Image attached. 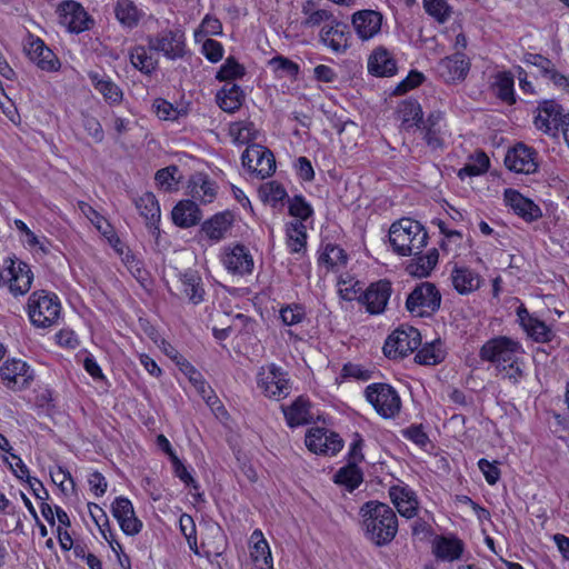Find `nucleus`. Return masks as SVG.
Wrapping results in <instances>:
<instances>
[{
  "label": "nucleus",
  "instance_id": "obj_1",
  "mask_svg": "<svg viewBox=\"0 0 569 569\" xmlns=\"http://www.w3.org/2000/svg\"><path fill=\"white\" fill-rule=\"evenodd\" d=\"M522 355V346L505 336L488 340L479 352L481 360L492 363L512 383H518L525 376Z\"/></svg>",
  "mask_w": 569,
  "mask_h": 569
},
{
  "label": "nucleus",
  "instance_id": "obj_2",
  "mask_svg": "<svg viewBox=\"0 0 569 569\" xmlns=\"http://www.w3.org/2000/svg\"><path fill=\"white\" fill-rule=\"evenodd\" d=\"M366 538L378 547L389 545L398 532V518L388 505L370 500L359 510Z\"/></svg>",
  "mask_w": 569,
  "mask_h": 569
},
{
  "label": "nucleus",
  "instance_id": "obj_3",
  "mask_svg": "<svg viewBox=\"0 0 569 569\" xmlns=\"http://www.w3.org/2000/svg\"><path fill=\"white\" fill-rule=\"evenodd\" d=\"M428 240L423 226L410 218L393 222L389 230V241L393 251L399 256H418L422 252Z\"/></svg>",
  "mask_w": 569,
  "mask_h": 569
},
{
  "label": "nucleus",
  "instance_id": "obj_4",
  "mask_svg": "<svg viewBox=\"0 0 569 569\" xmlns=\"http://www.w3.org/2000/svg\"><path fill=\"white\" fill-rule=\"evenodd\" d=\"M257 386L267 398L278 401L287 398L292 389L288 372L274 363L262 366L259 369Z\"/></svg>",
  "mask_w": 569,
  "mask_h": 569
},
{
  "label": "nucleus",
  "instance_id": "obj_5",
  "mask_svg": "<svg viewBox=\"0 0 569 569\" xmlns=\"http://www.w3.org/2000/svg\"><path fill=\"white\" fill-rule=\"evenodd\" d=\"M31 322L39 328L53 326L60 316L61 306L56 295L33 292L28 302Z\"/></svg>",
  "mask_w": 569,
  "mask_h": 569
},
{
  "label": "nucleus",
  "instance_id": "obj_6",
  "mask_svg": "<svg viewBox=\"0 0 569 569\" xmlns=\"http://www.w3.org/2000/svg\"><path fill=\"white\" fill-rule=\"evenodd\" d=\"M365 396L377 413L385 419L395 418L400 412V397L395 388L388 383H371L367 386Z\"/></svg>",
  "mask_w": 569,
  "mask_h": 569
},
{
  "label": "nucleus",
  "instance_id": "obj_7",
  "mask_svg": "<svg viewBox=\"0 0 569 569\" xmlns=\"http://www.w3.org/2000/svg\"><path fill=\"white\" fill-rule=\"evenodd\" d=\"M3 267V271L0 272V286L9 283V290L13 296L26 295L33 281V273L29 264L14 257H7Z\"/></svg>",
  "mask_w": 569,
  "mask_h": 569
},
{
  "label": "nucleus",
  "instance_id": "obj_8",
  "mask_svg": "<svg viewBox=\"0 0 569 569\" xmlns=\"http://www.w3.org/2000/svg\"><path fill=\"white\" fill-rule=\"evenodd\" d=\"M421 345V335L418 329L410 326H401L387 338L383 352L390 359L408 356Z\"/></svg>",
  "mask_w": 569,
  "mask_h": 569
},
{
  "label": "nucleus",
  "instance_id": "obj_9",
  "mask_svg": "<svg viewBox=\"0 0 569 569\" xmlns=\"http://www.w3.org/2000/svg\"><path fill=\"white\" fill-rule=\"evenodd\" d=\"M441 305V295L431 282H421L410 292L406 300V308L418 316L431 315Z\"/></svg>",
  "mask_w": 569,
  "mask_h": 569
},
{
  "label": "nucleus",
  "instance_id": "obj_10",
  "mask_svg": "<svg viewBox=\"0 0 569 569\" xmlns=\"http://www.w3.org/2000/svg\"><path fill=\"white\" fill-rule=\"evenodd\" d=\"M565 116L566 113H563L559 103L555 100H545L537 108L533 123L543 133L555 136L558 130H562Z\"/></svg>",
  "mask_w": 569,
  "mask_h": 569
},
{
  "label": "nucleus",
  "instance_id": "obj_11",
  "mask_svg": "<svg viewBox=\"0 0 569 569\" xmlns=\"http://www.w3.org/2000/svg\"><path fill=\"white\" fill-rule=\"evenodd\" d=\"M241 161L243 167L262 179L271 176L276 170L272 152L260 146L248 147L241 156Z\"/></svg>",
  "mask_w": 569,
  "mask_h": 569
},
{
  "label": "nucleus",
  "instance_id": "obj_12",
  "mask_svg": "<svg viewBox=\"0 0 569 569\" xmlns=\"http://www.w3.org/2000/svg\"><path fill=\"white\" fill-rule=\"evenodd\" d=\"M391 293V282L382 279L371 283L357 299L369 313L380 315L385 312Z\"/></svg>",
  "mask_w": 569,
  "mask_h": 569
},
{
  "label": "nucleus",
  "instance_id": "obj_13",
  "mask_svg": "<svg viewBox=\"0 0 569 569\" xmlns=\"http://www.w3.org/2000/svg\"><path fill=\"white\" fill-rule=\"evenodd\" d=\"M305 442L310 451L326 456H335L343 447V441L339 435L323 428L309 430Z\"/></svg>",
  "mask_w": 569,
  "mask_h": 569
},
{
  "label": "nucleus",
  "instance_id": "obj_14",
  "mask_svg": "<svg viewBox=\"0 0 569 569\" xmlns=\"http://www.w3.org/2000/svg\"><path fill=\"white\" fill-rule=\"evenodd\" d=\"M221 260L224 268L232 274H250L254 267L249 249L240 243L233 247H226Z\"/></svg>",
  "mask_w": 569,
  "mask_h": 569
},
{
  "label": "nucleus",
  "instance_id": "obj_15",
  "mask_svg": "<svg viewBox=\"0 0 569 569\" xmlns=\"http://www.w3.org/2000/svg\"><path fill=\"white\" fill-rule=\"evenodd\" d=\"M59 23L70 32H82L90 28L87 11L76 1H66L58 8Z\"/></svg>",
  "mask_w": 569,
  "mask_h": 569
},
{
  "label": "nucleus",
  "instance_id": "obj_16",
  "mask_svg": "<svg viewBox=\"0 0 569 569\" xmlns=\"http://www.w3.org/2000/svg\"><path fill=\"white\" fill-rule=\"evenodd\" d=\"M505 164L517 173H533L538 169L537 152L523 143H518L507 152Z\"/></svg>",
  "mask_w": 569,
  "mask_h": 569
},
{
  "label": "nucleus",
  "instance_id": "obj_17",
  "mask_svg": "<svg viewBox=\"0 0 569 569\" xmlns=\"http://www.w3.org/2000/svg\"><path fill=\"white\" fill-rule=\"evenodd\" d=\"M111 512L126 535L136 536L142 530V521L137 518L128 498L117 497L111 505Z\"/></svg>",
  "mask_w": 569,
  "mask_h": 569
},
{
  "label": "nucleus",
  "instance_id": "obj_18",
  "mask_svg": "<svg viewBox=\"0 0 569 569\" xmlns=\"http://www.w3.org/2000/svg\"><path fill=\"white\" fill-rule=\"evenodd\" d=\"M148 49L161 52L171 60L181 58L183 56L182 34L172 30H164L157 36L148 37Z\"/></svg>",
  "mask_w": 569,
  "mask_h": 569
},
{
  "label": "nucleus",
  "instance_id": "obj_19",
  "mask_svg": "<svg viewBox=\"0 0 569 569\" xmlns=\"http://www.w3.org/2000/svg\"><path fill=\"white\" fill-rule=\"evenodd\" d=\"M0 376L8 388L23 389L33 380V372L22 360H7L0 367Z\"/></svg>",
  "mask_w": 569,
  "mask_h": 569
},
{
  "label": "nucleus",
  "instance_id": "obj_20",
  "mask_svg": "<svg viewBox=\"0 0 569 569\" xmlns=\"http://www.w3.org/2000/svg\"><path fill=\"white\" fill-rule=\"evenodd\" d=\"M439 76L448 83L462 81L470 70V60L461 51L441 59L437 67Z\"/></svg>",
  "mask_w": 569,
  "mask_h": 569
},
{
  "label": "nucleus",
  "instance_id": "obj_21",
  "mask_svg": "<svg viewBox=\"0 0 569 569\" xmlns=\"http://www.w3.org/2000/svg\"><path fill=\"white\" fill-rule=\"evenodd\" d=\"M24 51L29 59L40 69L46 71H56L60 63L53 51L48 48L43 40L29 36L24 44Z\"/></svg>",
  "mask_w": 569,
  "mask_h": 569
},
{
  "label": "nucleus",
  "instance_id": "obj_22",
  "mask_svg": "<svg viewBox=\"0 0 569 569\" xmlns=\"http://www.w3.org/2000/svg\"><path fill=\"white\" fill-rule=\"evenodd\" d=\"M188 193L194 202L208 204L217 198L218 186L207 174L198 172L189 179Z\"/></svg>",
  "mask_w": 569,
  "mask_h": 569
},
{
  "label": "nucleus",
  "instance_id": "obj_23",
  "mask_svg": "<svg viewBox=\"0 0 569 569\" xmlns=\"http://www.w3.org/2000/svg\"><path fill=\"white\" fill-rule=\"evenodd\" d=\"M381 24L382 16L375 10H360L352 14V26L361 40H369L378 34Z\"/></svg>",
  "mask_w": 569,
  "mask_h": 569
},
{
  "label": "nucleus",
  "instance_id": "obj_24",
  "mask_svg": "<svg viewBox=\"0 0 569 569\" xmlns=\"http://www.w3.org/2000/svg\"><path fill=\"white\" fill-rule=\"evenodd\" d=\"M233 221L234 216L231 211L218 212L201 224V232H203L209 240L219 242L226 238Z\"/></svg>",
  "mask_w": 569,
  "mask_h": 569
},
{
  "label": "nucleus",
  "instance_id": "obj_25",
  "mask_svg": "<svg viewBox=\"0 0 569 569\" xmlns=\"http://www.w3.org/2000/svg\"><path fill=\"white\" fill-rule=\"evenodd\" d=\"M389 496L402 517L411 519L417 515V496L408 486H392L389 489Z\"/></svg>",
  "mask_w": 569,
  "mask_h": 569
},
{
  "label": "nucleus",
  "instance_id": "obj_26",
  "mask_svg": "<svg viewBox=\"0 0 569 569\" xmlns=\"http://www.w3.org/2000/svg\"><path fill=\"white\" fill-rule=\"evenodd\" d=\"M171 218L177 227L187 229L201 221L202 211L193 200H181L173 207Z\"/></svg>",
  "mask_w": 569,
  "mask_h": 569
},
{
  "label": "nucleus",
  "instance_id": "obj_27",
  "mask_svg": "<svg viewBox=\"0 0 569 569\" xmlns=\"http://www.w3.org/2000/svg\"><path fill=\"white\" fill-rule=\"evenodd\" d=\"M349 38L348 26L338 21L330 27H323L320 32L321 42L337 53L345 52L349 48Z\"/></svg>",
  "mask_w": 569,
  "mask_h": 569
},
{
  "label": "nucleus",
  "instance_id": "obj_28",
  "mask_svg": "<svg viewBox=\"0 0 569 569\" xmlns=\"http://www.w3.org/2000/svg\"><path fill=\"white\" fill-rule=\"evenodd\" d=\"M505 201L513 211L526 220L533 221L541 217L540 208L513 189L505 190Z\"/></svg>",
  "mask_w": 569,
  "mask_h": 569
},
{
  "label": "nucleus",
  "instance_id": "obj_29",
  "mask_svg": "<svg viewBox=\"0 0 569 569\" xmlns=\"http://www.w3.org/2000/svg\"><path fill=\"white\" fill-rule=\"evenodd\" d=\"M368 71L376 77H391L397 71V63L386 48L378 47L369 56Z\"/></svg>",
  "mask_w": 569,
  "mask_h": 569
},
{
  "label": "nucleus",
  "instance_id": "obj_30",
  "mask_svg": "<svg viewBox=\"0 0 569 569\" xmlns=\"http://www.w3.org/2000/svg\"><path fill=\"white\" fill-rule=\"evenodd\" d=\"M134 204L140 216L144 218L147 226L152 229V233L159 232L158 223L160 221V206L152 192H144L134 200Z\"/></svg>",
  "mask_w": 569,
  "mask_h": 569
},
{
  "label": "nucleus",
  "instance_id": "obj_31",
  "mask_svg": "<svg viewBox=\"0 0 569 569\" xmlns=\"http://www.w3.org/2000/svg\"><path fill=\"white\" fill-rule=\"evenodd\" d=\"M451 282L460 295H468L480 287V276L468 267H455L451 271Z\"/></svg>",
  "mask_w": 569,
  "mask_h": 569
},
{
  "label": "nucleus",
  "instance_id": "obj_32",
  "mask_svg": "<svg viewBox=\"0 0 569 569\" xmlns=\"http://www.w3.org/2000/svg\"><path fill=\"white\" fill-rule=\"evenodd\" d=\"M217 102L219 107L229 113L240 109L244 96L240 86L233 82H227L217 93Z\"/></svg>",
  "mask_w": 569,
  "mask_h": 569
},
{
  "label": "nucleus",
  "instance_id": "obj_33",
  "mask_svg": "<svg viewBox=\"0 0 569 569\" xmlns=\"http://www.w3.org/2000/svg\"><path fill=\"white\" fill-rule=\"evenodd\" d=\"M286 421L295 428L310 421L309 402L302 396L298 397L290 406L282 407Z\"/></svg>",
  "mask_w": 569,
  "mask_h": 569
},
{
  "label": "nucleus",
  "instance_id": "obj_34",
  "mask_svg": "<svg viewBox=\"0 0 569 569\" xmlns=\"http://www.w3.org/2000/svg\"><path fill=\"white\" fill-rule=\"evenodd\" d=\"M88 76L94 89L98 90L107 101L110 103H118L121 101V89L108 77L98 72H89Z\"/></svg>",
  "mask_w": 569,
  "mask_h": 569
},
{
  "label": "nucleus",
  "instance_id": "obj_35",
  "mask_svg": "<svg viewBox=\"0 0 569 569\" xmlns=\"http://www.w3.org/2000/svg\"><path fill=\"white\" fill-rule=\"evenodd\" d=\"M114 14L122 26L130 29L137 27L142 17L141 10L138 9L132 0H117Z\"/></svg>",
  "mask_w": 569,
  "mask_h": 569
},
{
  "label": "nucleus",
  "instance_id": "obj_36",
  "mask_svg": "<svg viewBox=\"0 0 569 569\" xmlns=\"http://www.w3.org/2000/svg\"><path fill=\"white\" fill-rule=\"evenodd\" d=\"M435 555L446 561H453L461 557L463 543L456 538L439 537L435 543Z\"/></svg>",
  "mask_w": 569,
  "mask_h": 569
},
{
  "label": "nucleus",
  "instance_id": "obj_37",
  "mask_svg": "<svg viewBox=\"0 0 569 569\" xmlns=\"http://www.w3.org/2000/svg\"><path fill=\"white\" fill-rule=\"evenodd\" d=\"M182 291L188 299L194 305L203 300L204 290L201 284V278L197 271L188 270L180 277Z\"/></svg>",
  "mask_w": 569,
  "mask_h": 569
},
{
  "label": "nucleus",
  "instance_id": "obj_38",
  "mask_svg": "<svg viewBox=\"0 0 569 569\" xmlns=\"http://www.w3.org/2000/svg\"><path fill=\"white\" fill-rule=\"evenodd\" d=\"M132 66L144 74H151L158 66V60L143 46H137L130 51Z\"/></svg>",
  "mask_w": 569,
  "mask_h": 569
},
{
  "label": "nucleus",
  "instance_id": "obj_39",
  "mask_svg": "<svg viewBox=\"0 0 569 569\" xmlns=\"http://www.w3.org/2000/svg\"><path fill=\"white\" fill-rule=\"evenodd\" d=\"M287 244L291 252L299 253L306 249L307 230L302 221L287 223Z\"/></svg>",
  "mask_w": 569,
  "mask_h": 569
},
{
  "label": "nucleus",
  "instance_id": "obj_40",
  "mask_svg": "<svg viewBox=\"0 0 569 569\" xmlns=\"http://www.w3.org/2000/svg\"><path fill=\"white\" fill-rule=\"evenodd\" d=\"M398 114L402 126L408 129L422 121V109L416 100H405L398 107Z\"/></svg>",
  "mask_w": 569,
  "mask_h": 569
},
{
  "label": "nucleus",
  "instance_id": "obj_41",
  "mask_svg": "<svg viewBox=\"0 0 569 569\" xmlns=\"http://www.w3.org/2000/svg\"><path fill=\"white\" fill-rule=\"evenodd\" d=\"M446 357L440 340L425 345L415 357L416 362L419 365L433 366L441 362Z\"/></svg>",
  "mask_w": 569,
  "mask_h": 569
},
{
  "label": "nucleus",
  "instance_id": "obj_42",
  "mask_svg": "<svg viewBox=\"0 0 569 569\" xmlns=\"http://www.w3.org/2000/svg\"><path fill=\"white\" fill-rule=\"evenodd\" d=\"M251 542H253V548L251 551V557L253 558L254 562H262L266 565L269 569H272V557L270 552L269 545L267 540L264 539L262 531L259 529H256L250 538Z\"/></svg>",
  "mask_w": 569,
  "mask_h": 569
},
{
  "label": "nucleus",
  "instance_id": "obj_43",
  "mask_svg": "<svg viewBox=\"0 0 569 569\" xmlns=\"http://www.w3.org/2000/svg\"><path fill=\"white\" fill-rule=\"evenodd\" d=\"M513 84V76L510 72L502 71L497 73L493 83L497 97L508 104H513L516 102Z\"/></svg>",
  "mask_w": 569,
  "mask_h": 569
},
{
  "label": "nucleus",
  "instance_id": "obj_44",
  "mask_svg": "<svg viewBox=\"0 0 569 569\" xmlns=\"http://www.w3.org/2000/svg\"><path fill=\"white\" fill-rule=\"evenodd\" d=\"M362 481V472L358 465L348 462L345 467L340 468L335 475V482L343 485L349 490L356 489Z\"/></svg>",
  "mask_w": 569,
  "mask_h": 569
},
{
  "label": "nucleus",
  "instance_id": "obj_45",
  "mask_svg": "<svg viewBox=\"0 0 569 569\" xmlns=\"http://www.w3.org/2000/svg\"><path fill=\"white\" fill-rule=\"evenodd\" d=\"M347 254L345 250L339 246L328 243L322 253L319 257V264H323L327 269H333L335 267L346 264Z\"/></svg>",
  "mask_w": 569,
  "mask_h": 569
},
{
  "label": "nucleus",
  "instance_id": "obj_46",
  "mask_svg": "<svg viewBox=\"0 0 569 569\" xmlns=\"http://www.w3.org/2000/svg\"><path fill=\"white\" fill-rule=\"evenodd\" d=\"M260 198L276 207L287 197L286 189L277 181H269L259 188Z\"/></svg>",
  "mask_w": 569,
  "mask_h": 569
},
{
  "label": "nucleus",
  "instance_id": "obj_47",
  "mask_svg": "<svg viewBox=\"0 0 569 569\" xmlns=\"http://www.w3.org/2000/svg\"><path fill=\"white\" fill-rule=\"evenodd\" d=\"M244 74V68L233 57H228L217 72L216 78L219 81L231 82Z\"/></svg>",
  "mask_w": 569,
  "mask_h": 569
},
{
  "label": "nucleus",
  "instance_id": "obj_48",
  "mask_svg": "<svg viewBox=\"0 0 569 569\" xmlns=\"http://www.w3.org/2000/svg\"><path fill=\"white\" fill-rule=\"evenodd\" d=\"M525 331L535 341L546 343L550 342L555 333L552 330L541 320L536 318L529 326L525 328Z\"/></svg>",
  "mask_w": 569,
  "mask_h": 569
},
{
  "label": "nucleus",
  "instance_id": "obj_49",
  "mask_svg": "<svg viewBox=\"0 0 569 569\" xmlns=\"http://www.w3.org/2000/svg\"><path fill=\"white\" fill-rule=\"evenodd\" d=\"M289 213L297 218L296 221H305L310 218L313 213V210L309 202L302 196H295L289 199Z\"/></svg>",
  "mask_w": 569,
  "mask_h": 569
},
{
  "label": "nucleus",
  "instance_id": "obj_50",
  "mask_svg": "<svg viewBox=\"0 0 569 569\" xmlns=\"http://www.w3.org/2000/svg\"><path fill=\"white\" fill-rule=\"evenodd\" d=\"M423 8L439 22H445L450 17V9L446 0H423Z\"/></svg>",
  "mask_w": 569,
  "mask_h": 569
},
{
  "label": "nucleus",
  "instance_id": "obj_51",
  "mask_svg": "<svg viewBox=\"0 0 569 569\" xmlns=\"http://www.w3.org/2000/svg\"><path fill=\"white\" fill-rule=\"evenodd\" d=\"M269 63L273 67L276 72H281V76H288L291 79H296L299 73V66L286 57H273Z\"/></svg>",
  "mask_w": 569,
  "mask_h": 569
},
{
  "label": "nucleus",
  "instance_id": "obj_52",
  "mask_svg": "<svg viewBox=\"0 0 569 569\" xmlns=\"http://www.w3.org/2000/svg\"><path fill=\"white\" fill-rule=\"evenodd\" d=\"M306 317L305 308L300 305H291L280 310V318L286 326H295Z\"/></svg>",
  "mask_w": 569,
  "mask_h": 569
},
{
  "label": "nucleus",
  "instance_id": "obj_53",
  "mask_svg": "<svg viewBox=\"0 0 569 569\" xmlns=\"http://www.w3.org/2000/svg\"><path fill=\"white\" fill-rule=\"evenodd\" d=\"M523 62L536 67L543 77H547L553 68V63L548 58L538 53H526Z\"/></svg>",
  "mask_w": 569,
  "mask_h": 569
},
{
  "label": "nucleus",
  "instance_id": "obj_54",
  "mask_svg": "<svg viewBox=\"0 0 569 569\" xmlns=\"http://www.w3.org/2000/svg\"><path fill=\"white\" fill-rule=\"evenodd\" d=\"M201 52L210 62L216 63L222 59L223 47L213 39H207L202 44Z\"/></svg>",
  "mask_w": 569,
  "mask_h": 569
},
{
  "label": "nucleus",
  "instance_id": "obj_55",
  "mask_svg": "<svg viewBox=\"0 0 569 569\" xmlns=\"http://www.w3.org/2000/svg\"><path fill=\"white\" fill-rule=\"evenodd\" d=\"M402 435L405 438L409 439L420 448H426V446L429 443V437L423 431L421 426L412 425L402 430Z\"/></svg>",
  "mask_w": 569,
  "mask_h": 569
},
{
  "label": "nucleus",
  "instance_id": "obj_56",
  "mask_svg": "<svg viewBox=\"0 0 569 569\" xmlns=\"http://www.w3.org/2000/svg\"><path fill=\"white\" fill-rule=\"evenodd\" d=\"M478 467L489 485H496L500 479V470L497 466V461L490 462L489 460L482 458L478 461Z\"/></svg>",
  "mask_w": 569,
  "mask_h": 569
},
{
  "label": "nucleus",
  "instance_id": "obj_57",
  "mask_svg": "<svg viewBox=\"0 0 569 569\" xmlns=\"http://www.w3.org/2000/svg\"><path fill=\"white\" fill-rule=\"evenodd\" d=\"M363 443H365V441H363L361 435L356 432L353 435V439H352V442L350 445V449L348 452V462H351L352 465H359L360 462L363 461V459H365V456L362 453Z\"/></svg>",
  "mask_w": 569,
  "mask_h": 569
},
{
  "label": "nucleus",
  "instance_id": "obj_58",
  "mask_svg": "<svg viewBox=\"0 0 569 569\" xmlns=\"http://www.w3.org/2000/svg\"><path fill=\"white\" fill-rule=\"evenodd\" d=\"M82 124L84 130L96 142H101L104 138L103 129L99 120L91 116H83Z\"/></svg>",
  "mask_w": 569,
  "mask_h": 569
},
{
  "label": "nucleus",
  "instance_id": "obj_59",
  "mask_svg": "<svg viewBox=\"0 0 569 569\" xmlns=\"http://www.w3.org/2000/svg\"><path fill=\"white\" fill-rule=\"evenodd\" d=\"M439 253L437 249H431L427 254L418 257V268L421 276H427L437 264Z\"/></svg>",
  "mask_w": 569,
  "mask_h": 569
},
{
  "label": "nucleus",
  "instance_id": "obj_60",
  "mask_svg": "<svg viewBox=\"0 0 569 569\" xmlns=\"http://www.w3.org/2000/svg\"><path fill=\"white\" fill-rule=\"evenodd\" d=\"M156 113L161 120H174L178 117L177 109L168 101L158 99L153 103Z\"/></svg>",
  "mask_w": 569,
  "mask_h": 569
},
{
  "label": "nucleus",
  "instance_id": "obj_61",
  "mask_svg": "<svg viewBox=\"0 0 569 569\" xmlns=\"http://www.w3.org/2000/svg\"><path fill=\"white\" fill-rule=\"evenodd\" d=\"M172 463L174 467L176 476L187 486H191L193 489H198L199 485L193 479V477L188 471L187 467L178 459L177 456H173Z\"/></svg>",
  "mask_w": 569,
  "mask_h": 569
},
{
  "label": "nucleus",
  "instance_id": "obj_62",
  "mask_svg": "<svg viewBox=\"0 0 569 569\" xmlns=\"http://www.w3.org/2000/svg\"><path fill=\"white\" fill-rule=\"evenodd\" d=\"M423 79L425 76L421 72L412 70L409 72L407 78L398 84L396 91L403 93L410 89L418 87L423 81Z\"/></svg>",
  "mask_w": 569,
  "mask_h": 569
},
{
  "label": "nucleus",
  "instance_id": "obj_63",
  "mask_svg": "<svg viewBox=\"0 0 569 569\" xmlns=\"http://www.w3.org/2000/svg\"><path fill=\"white\" fill-rule=\"evenodd\" d=\"M177 167H167L160 169L156 173V181L159 186L163 187L166 190H171L173 181H174V172H177Z\"/></svg>",
  "mask_w": 569,
  "mask_h": 569
},
{
  "label": "nucleus",
  "instance_id": "obj_64",
  "mask_svg": "<svg viewBox=\"0 0 569 569\" xmlns=\"http://www.w3.org/2000/svg\"><path fill=\"white\" fill-rule=\"evenodd\" d=\"M88 482L90 486V489L94 492L96 496L100 497L103 496L107 491V480L102 476V473L94 471L89 475Z\"/></svg>",
  "mask_w": 569,
  "mask_h": 569
}]
</instances>
